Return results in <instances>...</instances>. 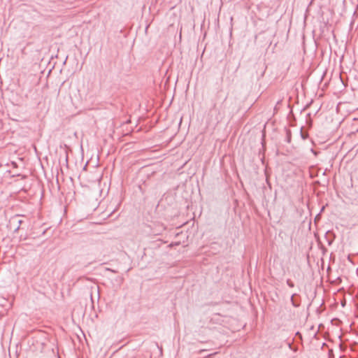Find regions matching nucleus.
Segmentation results:
<instances>
[{
  "instance_id": "obj_1",
  "label": "nucleus",
  "mask_w": 358,
  "mask_h": 358,
  "mask_svg": "<svg viewBox=\"0 0 358 358\" xmlns=\"http://www.w3.org/2000/svg\"><path fill=\"white\" fill-rule=\"evenodd\" d=\"M22 215H15L13 217H10L9 220V226L10 229H13L14 232H17L23 222L21 217Z\"/></svg>"
},
{
  "instance_id": "obj_2",
  "label": "nucleus",
  "mask_w": 358,
  "mask_h": 358,
  "mask_svg": "<svg viewBox=\"0 0 358 358\" xmlns=\"http://www.w3.org/2000/svg\"><path fill=\"white\" fill-rule=\"evenodd\" d=\"M295 295H296V294H293L291 296V299H290V300H291V303H292V306H294V307H299V303H296V301H294V296H295Z\"/></svg>"
},
{
  "instance_id": "obj_3",
  "label": "nucleus",
  "mask_w": 358,
  "mask_h": 358,
  "mask_svg": "<svg viewBox=\"0 0 358 358\" xmlns=\"http://www.w3.org/2000/svg\"><path fill=\"white\" fill-rule=\"evenodd\" d=\"M287 284L290 287H294V282L291 280H289V279L287 280Z\"/></svg>"
},
{
  "instance_id": "obj_4",
  "label": "nucleus",
  "mask_w": 358,
  "mask_h": 358,
  "mask_svg": "<svg viewBox=\"0 0 358 358\" xmlns=\"http://www.w3.org/2000/svg\"><path fill=\"white\" fill-rule=\"evenodd\" d=\"M214 354H210V355H208V357H211Z\"/></svg>"
},
{
  "instance_id": "obj_5",
  "label": "nucleus",
  "mask_w": 358,
  "mask_h": 358,
  "mask_svg": "<svg viewBox=\"0 0 358 358\" xmlns=\"http://www.w3.org/2000/svg\"><path fill=\"white\" fill-rule=\"evenodd\" d=\"M108 270H109V271H112V272H113V273H115V272H116L115 271L112 270V269H108Z\"/></svg>"
},
{
  "instance_id": "obj_6",
  "label": "nucleus",
  "mask_w": 358,
  "mask_h": 358,
  "mask_svg": "<svg viewBox=\"0 0 358 358\" xmlns=\"http://www.w3.org/2000/svg\"><path fill=\"white\" fill-rule=\"evenodd\" d=\"M204 351H206V350H200V353H201V352H203Z\"/></svg>"
}]
</instances>
